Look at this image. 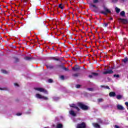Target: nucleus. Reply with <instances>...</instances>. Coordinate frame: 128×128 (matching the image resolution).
<instances>
[{
  "instance_id": "nucleus-1",
  "label": "nucleus",
  "mask_w": 128,
  "mask_h": 128,
  "mask_svg": "<svg viewBox=\"0 0 128 128\" xmlns=\"http://www.w3.org/2000/svg\"><path fill=\"white\" fill-rule=\"evenodd\" d=\"M103 74H112V69L110 68H104L102 72Z\"/></svg>"
},
{
  "instance_id": "nucleus-2",
  "label": "nucleus",
  "mask_w": 128,
  "mask_h": 128,
  "mask_svg": "<svg viewBox=\"0 0 128 128\" xmlns=\"http://www.w3.org/2000/svg\"><path fill=\"white\" fill-rule=\"evenodd\" d=\"M34 88L35 90H38V92H44L46 94H48V91L44 88Z\"/></svg>"
},
{
  "instance_id": "nucleus-3",
  "label": "nucleus",
  "mask_w": 128,
  "mask_h": 128,
  "mask_svg": "<svg viewBox=\"0 0 128 128\" xmlns=\"http://www.w3.org/2000/svg\"><path fill=\"white\" fill-rule=\"evenodd\" d=\"M35 96L36 98H39L40 100H48V97L44 96L40 94H36Z\"/></svg>"
},
{
  "instance_id": "nucleus-4",
  "label": "nucleus",
  "mask_w": 128,
  "mask_h": 128,
  "mask_svg": "<svg viewBox=\"0 0 128 128\" xmlns=\"http://www.w3.org/2000/svg\"><path fill=\"white\" fill-rule=\"evenodd\" d=\"M78 106H80L82 110H88V107L86 106L82 102H79L78 104Z\"/></svg>"
},
{
  "instance_id": "nucleus-5",
  "label": "nucleus",
  "mask_w": 128,
  "mask_h": 128,
  "mask_svg": "<svg viewBox=\"0 0 128 128\" xmlns=\"http://www.w3.org/2000/svg\"><path fill=\"white\" fill-rule=\"evenodd\" d=\"M100 12L106 16L108 14H110V10L106 7H104V11H101Z\"/></svg>"
},
{
  "instance_id": "nucleus-6",
  "label": "nucleus",
  "mask_w": 128,
  "mask_h": 128,
  "mask_svg": "<svg viewBox=\"0 0 128 128\" xmlns=\"http://www.w3.org/2000/svg\"><path fill=\"white\" fill-rule=\"evenodd\" d=\"M118 20L122 22V24H126L128 22V19L122 18H119Z\"/></svg>"
},
{
  "instance_id": "nucleus-7",
  "label": "nucleus",
  "mask_w": 128,
  "mask_h": 128,
  "mask_svg": "<svg viewBox=\"0 0 128 128\" xmlns=\"http://www.w3.org/2000/svg\"><path fill=\"white\" fill-rule=\"evenodd\" d=\"M76 128H86V124L82 122L81 124H78L76 126Z\"/></svg>"
},
{
  "instance_id": "nucleus-8",
  "label": "nucleus",
  "mask_w": 128,
  "mask_h": 128,
  "mask_svg": "<svg viewBox=\"0 0 128 128\" xmlns=\"http://www.w3.org/2000/svg\"><path fill=\"white\" fill-rule=\"evenodd\" d=\"M70 108H76V109L78 111L80 110V108H78V106H76V104H70Z\"/></svg>"
},
{
  "instance_id": "nucleus-9",
  "label": "nucleus",
  "mask_w": 128,
  "mask_h": 128,
  "mask_svg": "<svg viewBox=\"0 0 128 128\" xmlns=\"http://www.w3.org/2000/svg\"><path fill=\"white\" fill-rule=\"evenodd\" d=\"M90 7L94 8L93 10L94 12H98V6H96L94 4H91Z\"/></svg>"
},
{
  "instance_id": "nucleus-10",
  "label": "nucleus",
  "mask_w": 128,
  "mask_h": 128,
  "mask_svg": "<svg viewBox=\"0 0 128 128\" xmlns=\"http://www.w3.org/2000/svg\"><path fill=\"white\" fill-rule=\"evenodd\" d=\"M69 113H70V114L72 116H76V112H74V111L72 110H70L69 112Z\"/></svg>"
},
{
  "instance_id": "nucleus-11",
  "label": "nucleus",
  "mask_w": 128,
  "mask_h": 128,
  "mask_svg": "<svg viewBox=\"0 0 128 128\" xmlns=\"http://www.w3.org/2000/svg\"><path fill=\"white\" fill-rule=\"evenodd\" d=\"M117 108L118 110H124V108L122 105H117Z\"/></svg>"
},
{
  "instance_id": "nucleus-12",
  "label": "nucleus",
  "mask_w": 128,
  "mask_h": 128,
  "mask_svg": "<svg viewBox=\"0 0 128 128\" xmlns=\"http://www.w3.org/2000/svg\"><path fill=\"white\" fill-rule=\"evenodd\" d=\"M92 124L95 128H100V126L98 123H92Z\"/></svg>"
},
{
  "instance_id": "nucleus-13",
  "label": "nucleus",
  "mask_w": 128,
  "mask_h": 128,
  "mask_svg": "<svg viewBox=\"0 0 128 128\" xmlns=\"http://www.w3.org/2000/svg\"><path fill=\"white\" fill-rule=\"evenodd\" d=\"M120 16L123 18H124L126 16V12H124V11H122L120 12Z\"/></svg>"
},
{
  "instance_id": "nucleus-14",
  "label": "nucleus",
  "mask_w": 128,
  "mask_h": 128,
  "mask_svg": "<svg viewBox=\"0 0 128 128\" xmlns=\"http://www.w3.org/2000/svg\"><path fill=\"white\" fill-rule=\"evenodd\" d=\"M116 98H117V100H122V96L120 94L117 95Z\"/></svg>"
},
{
  "instance_id": "nucleus-15",
  "label": "nucleus",
  "mask_w": 128,
  "mask_h": 128,
  "mask_svg": "<svg viewBox=\"0 0 128 128\" xmlns=\"http://www.w3.org/2000/svg\"><path fill=\"white\" fill-rule=\"evenodd\" d=\"M128 60V57H126L124 59L122 60V61L124 62V64H126Z\"/></svg>"
},
{
  "instance_id": "nucleus-16",
  "label": "nucleus",
  "mask_w": 128,
  "mask_h": 128,
  "mask_svg": "<svg viewBox=\"0 0 128 128\" xmlns=\"http://www.w3.org/2000/svg\"><path fill=\"white\" fill-rule=\"evenodd\" d=\"M116 12L117 14H118L120 12V9L118 8V7H116L115 8Z\"/></svg>"
},
{
  "instance_id": "nucleus-17",
  "label": "nucleus",
  "mask_w": 128,
  "mask_h": 128,
  "mask_svg": "<svg viewBox=\"0 0 128 128\" xmlns=\"http://www.w3.org/2000/svg\"><path fill=\"white\" fill-rule=\"evenodd\" d=\"M72 70H74V72H78V70H80V68L73 67V68H72Z\"/></svg>"
},
{
  "instance_id": "nucleus-18",
  "label": "nucleus",
  "mask_w": 128,
  "mask_h": 128,
  "mask_svg": "<svg viewBox=\"0 0 128 128\" xmlns=\"http://www.w3.org/2000/svg\"><path fill=\"white\" fill-rule=\"evenodd\" d=\"M101 88H108V90H110V87L108 86H101Z\"/></svg>"
},
{
  "instance_id": "nucleus-19",
  "label": "nucleus",
  "mask_w": 128,
  "mask_h": 128,
  "mask_svg": "<svg viewBox=\"0 0 128 128\" xmlns=\"http://www.w3.org/2000/svg\"><path fill=\"white\" fill-rule=\"evenodd\" d=\"M56 128H62V124H57Z\"/></svg>"
},
{
  "instance_id": "nucleus-20",
  "label": "nucleus",
  "mask_w": 128,
  "mask_h": 128,
  "mask_svg": "<svg viewBox=\"0 0 128 128\" xmlns=\"http://www.w3.org/2000/svg\"><path fill=\"white\" fill-rule=\"evenodd\" d=\"M58 6L60 8H61V10H62V8H64V6L62 4H60Z\"/></svg>"
},
{
  "instance_id": "nucleus-21",
  "label": "nucleus",
  "mask_w": 128,
  "mask_h": 128,
  "mask_svg": "<svg viewBox=\"0 0 128 128\" xmlns=\"http://www.w3.org/2000/svg\"><path fill=\"white\" fill-rule=\"evenodd\" d=\"M80 76V74L76 73L73 74V76H75L76 78H77V76Z\"/></svg>"
},
{
  "instance_id": "nucleus-22",
  "label": "nucleus",
  "mask_w": 128,
  "mask_h": 128,
  "mask_svg": "<svg viewBox=\"0 0 128 128\" xmlns=\"http://www.w3.org/2000/svg\"><path fill=\"white\" fill-rule=\"evenodd\" d=\"M24 60H30V57L26 56L24 58Z\"/></svg>"
},
{
  "instance_id": "nucleus-23",
  "label": "nucleus",
  "mask_w": 128,
  "mask_h": 128,
  "mask_svg": "<svg viewBox=\"0 0 128 128\" xmlns=\"http://www.w3.org/2000/svg\"><path fill=\"white\" fill-rule=\"evenodd\" d=\"M98 102H104V99H102V98H100V99L98 100Z\"/></svg>"
},
{
  "instance_id": "nucleus-24",
  "label": "nucleus",
  "mask_w": 128,
  "mask_h": 128,
  "mask_svg": "<svg viewBox=\"0 0 128 128\" xmlns=\"http://www.w3.org/2000/svg\"><path fill=\"white\" fill-rule=\"evenodd\" d=\"M94 4H98V0H93Z\"/></svg>"
},
{
  "instance_id": "nucleus-25",
  "label": "nucleus",
  "mask_w": 128,
  "mask_h": 128,
  "mask_svg": "<svg viewBox=\"0 0 128 128\" xmlns=\"http://www.w3.org/2000/svg\"><path fill=\"white\" fill-rule=\"evenodd\" d=\"M2 74H8V72L6 70H2Z\"/></svg>"
},
{
  "instance_id": "nucleus-26",
  "label": "nucleus",
  "mask_w": 128,
  "mask_h": 128,
  "mask_svg": "<svg viewBox=\"0 0 128 128\" xmlns=\"http://www.w3.org/2000/svg\"><path fill=\"white\" fill-rule=\"evenodd\" d=\"M114 78H120V74H114Z\"/></svg>"
},
{
  "instance_id": "nucleus-27",
  "label": "nucleus",
  "mask_w": 128,
  "mask_h": 128,
  "mask_svg": "<svg viewBox=\"0 0 128 128\" xmlns=\"http://www.w3.org/2000/svg\"><path fill=\"white\" fill-rule=\"evenodd\" d=\"M48 82H49L50 84H52V79L48 80Z\"/></svg>"
},
{
  "instance_id": "nucleus-28",
  "label": "nucleus",
  "mask_w": 128,
  "mask_h": 128,
  "mask_svg": "<svg viewBox=\"0 0 128 128\" xmlns=\"http://www.w3.org/2000/svg\"><path fill=\"white\" fill-rule=\"evenodd\" d=\"M64 70H66V72H68L70 70H68V68H63Z\"/></svg>"
},
{
  "instance_id": "nucleus-29",
  "label": "nucleus",
  "mask_w": 128,
  "mask_h": 128,
  "mask_svg": "<svg viewBox=\"0 0 128 128\" xmlns=\"http://www.w3.org/2000/svg\"><path fill=\"white\" fill-rule=\"evenodd\" d=\"M108 23H104V26L105 28H106V26H108Z\"/></svg>"
},
{
  "instance_id": "nucleus-30",
  "label": "nucleus",
  "mask_w": 128,
  "mask_h": 128,
  "mask_svg": "<svg viewBox=\"0 0 128 128\" xmlns=\"http://www.w3.org/2000/svg\"><path fill=\"white\" fill-rule=\"evenodd\" d=\"M76 88H80V85L77 84L76 85Z\"/></svg>"
},
{
  "instance_id": "nucleus-31",
  "label": "nucleus",
  "mask_w": 128,
  "mask_h": 128,
  "mask_svg": "<svg viewBox=\"0 0 128 128\" xmlns=\"http://www.w3.org/2000/svg\"><path fill=\"white\" fill-rule=\"evenodd\" d=\"M88 90L90 92H92V90H94V89L92 88H88Z\"/></svg>"
},
{
  "instance_id": "nucleus-32",
  "label": "nucleus",
  "mask_w": 128,
  "mask_h": 128,
  "mask_svg": "<svg viewBox=\"0 0 128 128\" xmlns=\"http://www.w3.org/2000/svg\"><path fill=\"white\" fill-rule=\"evenodd\" d=\"M92 76H98V73H92Z\"/></svg>"
},
{
  "instance_id": "nucleus-33",
  "label": "nucleus",
  "mask_w": 128,
  "mask_h": 128,
  "mask_svg": "<svg viewBox=\"0 0 128 128\" xmlns=\"http://www.w3.org/2000/svg\"><path fill=\"white\" fill-rule=\"evenodd\" d=\"M48 68H54V66H47Z\"/></svg>"
},
{
  "instance_id": "nucleus-34",
  "label": "nucleus",
  "mask_w": 128,
  "mask_h": 128,
  "mask_svg": "<svg viewBox=\"0 0 128 128\" xmlns=\"http://www.w3.org/2000/svg\"><path fill=\"white\" fill-rule=\"evenodd\" d=\"M14 86H18V84L17 83H14Z\"/></svg>"
},
{
  "instance_id": "nucleus-35",
  "label": "nucleus",
  "mask_w": 128,
  "mask_h": 128,
  "mask_svg": "<svg viewBox=\"0 0 128 128\" xmlns=\"http://www.w3.org/2000/svg\"><path fill=\"white\" fill-rule=\"evenodd\" d=\"M60 78H61V80H64V76H60Z\"/></svg>"
},
{
  "instance_id": "nucleus-36",
  "label": "nucleus",
  "mask_w": 128,
  "mask_h": 128,
  "mask_svg": "<svg viewBox=\"0 0 128 128\" xmlns=\"http://www.w3.org/2000/svg\"><path fill=\"white\" fill-rule=\"evenodd\" d=\"M116 92H112V96H116Z\"/></svg>"
},
{
  "instance_id": "nucleus-37",
  "label": "nucleus",
  "mask_w": 128,
  "mask_h": 128,
  "mask_svg": "<svg viewBox=\"0 0 128 128\" xmlns=\"http://www.w3.org/2000/svg\"><path fill=\"white\" fill-rule=\"evenodd\" d=\"M109 96H112V92H110L109 94Z\"/></svg>"
},
{
  "instance_id": "nucleus-38",
  "label": "nucleus",
  "mask_w": 128,
  "mask_h": 128,
  "mask_svg": "<svg viewBox=\"0 0 128 128\" xmlns=\"http://www.w3.org/2000/svg\"><path fill=\"white\" fill-rule=\"evenodd\" d=\"M16 116H22V113H18L16 114Z\"/></svg>"
},
{
  "instance_id": "nucleus-39",
  "label": "nucleus",
  "mask_w": 128,
  "mask_h": 128,
  "mask_svg": "<svg viewBox=\"0 0 128 128\" xmlns=\"http://www.w3.org/2000/svg\"><path fill=\"white\" fill-rule=\"evenodd\" d=\"M118 0H112V2H116Z\"/></svg>"
},
{
  "instance_id": "nucleus-40",
  "label": "nucleus",
  "mask_w": 128,
  "mask_h": 128,
  "mask_svg": "<svg viewBox=\"0 0 128 128\" xmlns=\"http://www.w3.org/2000/svg\"><path fill=\"white\" fill-rule=\"evenodd\" d=\"M58 100V98H54V100Z\"/></svg>"
},
{
  "instance_id": "nucleus-41",
  "label": "nucleus",
  "mask_w": 128,
  "mask_h": 128,
  "mask_svg": "<svg viewBox=\"0 0 128 128\" xmlns=\"http://www.w3.org/2000/svg\"><path fill=\"white\" fill-rule=\"evenodd\" d=\"M88 77L90 78H92V75H89Z\"/></svg>"
},
{
  "instance_id": "nucleus-42",
  "label": "nucleus",
  "mask_w": 128,
  "mask_h": 128,
  "mask_svg": "<svg viewBox=\"0 0 128 128\" xmlns=\"http://www.w3.org/2000/svg\"><path fill=\"white\" fill-rule=\"evenodd\" d=\"M29 0H24V2H28Z\"/></svg>"
},
{
  "instance_id": "nucleus-43",
  "label": "nucleus",
  "mask_w": 128,
  "mask_h": 128,
  "mask_svg": "<svg viewBox=\"0 0 128 128\" xmlns=\"http://www.w3.org/2000/svg\"><path fill=\"white\" fill-rule=\"evenodd\" d=\"M54 60H60V59H58V58H55Z\"/></svg>"
},
{
  "instance_id": "nucleus-44",
  "label": "nucleus",
  "mask_w": 128,
  "mask_h": 128,
  "mask_svg": "<svg viewBox=\"0 0 128 128\" xmlns=\"http://www.w3.org/2000/svg\"><path fill=\"white\" fill-rule=\"evenodd\" d=\"M122 2H126V0H122Z\"/></svg>"
},
{
  "instance_id": "nucleus-45",
  "label": "nucleus",
  "mask_w": 128,
  "mask_h": 128,
  "mask_svg": "<svg viewBox=\"0 0 128 128\" xmlns=\"http://www.w3.org/2000/svg\"><path fill=\"white\" fill-rule=\"evenodd\" d=\"M44 128H48V127H45Z\"/></svg>"
},
{
  "instance_id": "nucleus-46",
  "label": "nucleus",
  "mask_w": 128,
  "mask_h": 128,
  "mask_svg": "<svg viewBox=\"0 0 128 128\" xmlns=\"http://www.w3.org/2000/svg\"><path fill=\"white\" fill-rule=\"evenodd\" d=\"M54 126V125H53Z\"/></svg>"
},
{
  "instance_id": "nucleus-47",
  "label": "nucleus",
  "mask_w": 128,
  "mask_h": 128,
  "mask_svg": "<svg viewBox=\"0 0 128 128\" xmlns=\"http://www.w3.org/2000/svg\"><path fill=\"white\" fill-rule=\"evenodd\" d=\"M0 90H2V88H0Z\"/></svg>"
}]
</instances>
